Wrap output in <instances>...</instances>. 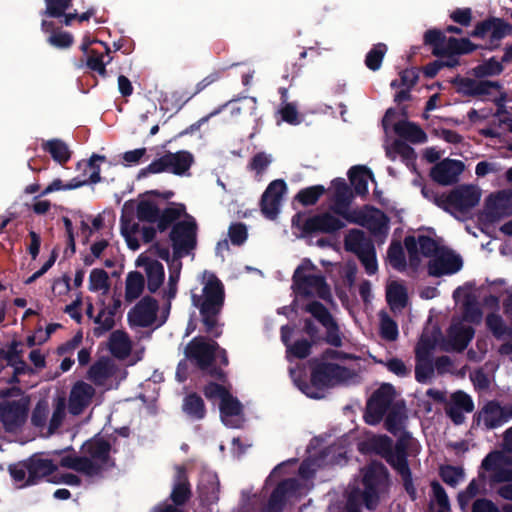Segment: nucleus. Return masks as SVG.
Masks as SVG:
<instances>
[{"label":"nucleus","instance_id":"nucleus-1","mask_svg":"<svg viewBox=\"0 0 512 512\" xmlns=\"http://www.w3.org/2000/svg\"><path fill=\"white\" fill-rule=\"evenodd\" d=\"M225 296L224 284L215 274L208 277L201 295H192V303L199 310L203 332L212 338H219L223 333L224 323L220 318Z\"/></svg>","mask_w":512,"mask_h":512},{"label":"nucleus","instance_id":"nucleus-2","mask_svg":"<svg viewBox=\"0 0 512 512\" xmlns=\"http://www.w3.org/2000/svg\"><path fill=\"white\" fill-rule=\"evenodd\" d=\"M310 383L302 377V371L291 368L290 375L298 389L311 399H321L324 391L342 383L351 377L350 369L335 363L319 361L313 358Z\"/></svg>","mask_w":512,"mask_h":512},{"label":"nucleus","instance_id":"nucleus-3","mask_svg":"<svg viewBox=\"0 0 512 512\" xmlns=\"http://www.w3.org/2000/svg\"><path fill=\"white\" fill-rule=\"evenodd\" d=\"M84 456L66 455L61 458L60 466L83 473L86 476H99L103 471L115 466L111 458V444L103 438H94L82 445Z\"/></svg>","mask_w":512,"mask_h":512},{"label":"nucleus","instance_id":"nucleus-4","mask_svg":"<svg viewBox=\"0 0 512 512\" xmlns=\"http://www.w3.org/2000/svg\"><path fill=\"white\" fill-rule=\"evenodd\" d=\"M362 484L364 505L369 510H375L380 501V494L389 486L388 469L383 463L372 461L363 469Z\"/></svg>","mask_w":512,"mask_h":512},{"label":"nucleus","instance_id":"nucleus-5","mask_svg":"<svg viewBox=\"0 0 512 512\" xmlns=\"http://www.w3.org/2000/svg\"><path fill=\"white\" fill-rule=\"evenodd\" d=\"M291 224L293 228L301 231V236H311L313 234L334 235L346 226L342 219L327 211L307 218L302 212H298L293 215Z\"/></svg>","mask_w":512,"mask_h":512},{"label":"nucleus","instance_id":"nucleus-6","mask_svg":"<svg viewBox=\"0 0 512 512\" xmlns=\"http://www.w3.org/2000/svg\"><path fill=\"white\" fill-rule=\"evenodd\" d=\"M315 268V265L310 259H304L293 273V287L301 296L311 297L313 295L312 290H315L316 295L320 299L327 302L331 301V289L327 284L325 277L321 274H305V271L313 270Z\"/></svg>","mask_w":512,"mask_h":512},{"label":"nucleus","instance_id":"nucleus-7","mask_svg":"<svg viewBox=\"0 0 512 512\" xmlns=\"http://www.w3.org/2000/svg\"><path fill=\"white\" fill-rule=\"evenodd\" d=\"M194 163L193 154L186 150L175 153L167 152L160 158L153 160L147 167L140 170L138 177L148 174L169 172L175 175H184Z\"/></svg>","mask_w":512,"mask_h":512},{"label":"nucleus","instance_id":"nucleus-8","mask_svg":"<svg viewBox=\"0 0 512 512\" xmlns=\"http://www.w3.org/2000/svg\"><path fill=\"white\" fill-rule=\"evenodd\" d=\"M186 217V220L176 222L169 234L173 247V259L180 260L197 245V223L192 216L186 215Z\"/></svg>","mask_w":512,"mask_h":512},{"label":"nucleus","instance_id":"nucleus-9","mask_svg":"<svg viewBox=\"0 0 512 512\" xmlns=\"http://www.w3.org/2000/svg\"><path fill=\"white\" fill-rule=\"evenodd\" d=\"M394 398V386L390 383L382 384L367 400L364 413L365 422L369 425L379 424L392 407Z\"/></svg>","mask_w":512,"mask_h":512},{"label":"nucleus","instance_id":"nucleus-10","mask_svg":"<svg viewBox=\"0 0 512 512\" xmlns=\"http://www.w3.org/2000/svg\"><path fill=\"white\" fill-rule=\"evenodd\" d=\"M219 344L203 336L194 337L185 347V357L201 371H206L216 359Z\"/></svg>","mask_w":512,"mask_h":512},{"label":"nucleus","instance_id":"nucleus-11","mask_svg":"<svg viewBox=\"0 0 512 512\" xmlns=\"http://www.w3.org/2000/svg\"><path fill=\"white\" fill-rule=\"evenodd\" d=\"M29 399L21 397L0 402V422L6 432H15L21 428L28 417Z\"/></svg>","mask_w":512,"mask_h":512},{"label":"nucleus","instance_id":"nucleus-12","mask_svg":"<svg viewBox=\"0 0 512 512\" xmlns=\"http://www.w3.org/2000/svg\"><path fill=\"white\" fill-rule=\"evenodd\" d=\"M511 418L512 405L501 406L497 400H491L474 414L471 427L475 429L483 422L487 430H492L504 425Z\"/></svg>","mask_w":512,"mask_h":512},{"label":"nucleus","instance_id":"nucleus-13","mask_svg":"<svg viewBox=\"0 0 512 512\" xmlns=\"http://www.w3.org/2000/svg\"><path fill=\"white\" fill-rule=\"evenodd\" d=\"M462 266V258L445 247L429 260L427 271L429 276L441 277L457 273Z\"/></svg>","mask_w":512,"mask_h":512},{"label":"nucleus","instance_id":"nucleus-14","mask_svg":"<svg viewBox=\"0 0 512 512\" xmlns=\"http://www.w3.org/2000/svg\"><path fill=\"white\" fill-rule=\"evenodd\" d=\"M159 309L158 301L152 296H144L127 315L130 326L146 328L151 326Z\"/></svg>","mask_w":512,"mask_h":512},{"label":"nucleus","instance_id":"nucleus-15","mask_svg":"<svg viewBox=\"0 0 512 512\" xmlns=\"http://www.w3.org/2000/svg\"><path fill=\"white\" fill-rule=\"evenodd\" d=\"M480 190L473 185H461L453 189L446 198V203L459 212H468L478 205Z\"/></svg>","mask_w":512,"mask_h":512},{"label":"nucleus","instance_id":"nucleus-16","mask_svg":"<svg viewBox=\"0 0 512 512\" xmlns=\"http://www.w3.org/2000/svg\"><path fill=\"white\" fill-rule=\"evenodd\" d=\"M423 41L425 45L431 46L432 54L438 58H445L442 60L443 68H455L460 65L457 55L451 54L444 47L446 42V35L443 31L433 28L428 29L424 33Z\"/></svg>","mask_w":512,"mask_h":512},{"label":"nucleus","instance_id":"nucleus-17","mask_svg":"<svg viewBox=\"0 0 512 512\" xmlns=\"http://www.w3.org/2000/svg\"><path fill=\"white\" fill-rule=\"evenodd\" d=\"M464 168L462 161L446 158L432 167L430 177L440 185H452L458 181Z\"/></svg>","mask_w":512,"mask_h":512},{"label":"nucleus","instance_id":"nucleus-18","mask_svg":"<svg viewBox=\"0 0 512 512\" xmlns=\"http://www.w3.org/2000/svg\"><path fill=\"white\" fill-rule=\"evenodd\" d=\"M95 395V389L91 384L84 381H77L69 395L68 409L74 415H80L90 405Z\"/></svg>","mask_w":512,"mask_h":512},{"label":"nucleus","instance_id":"nucleus-19","mask_svg":"<svg viewBox=\"0 0 512 512\" xmlns=\"http://www.w3.org/2000/svg\"><path fill=\"white\" fill-rule=\"evenodd\" d=\"M299 485L296 479L288 478L280 481L268 499V512H283L288 496L294 494Z\"/></svg>","mask_w":512,"mask_h":512},{"label":"nucleus","instance_id":"nucleus-20","mask_svg":"<svg viewBox=\"0 0 512 512\" xmlns=\"http://www.w3.org/2000/svg\"><path fill=\"white\" fill-rule=\"evenodd\" d=\"M26 460L29 468V476H27L26 485H36L58 469L53 460L42 458L38 454H33Z\"/></svg>","mask_w":512,"mask_h":512},{"label":"nucleus","instance_id":"nucleus-21","mask_svg":"<svg viewBox=\"0 0 512 512\" xmlns=\"http://www.w3.org/2000/svg\"><path fill=\"white\" fill-rule=\"evenodd\" d=\"M365 208L370 212L367 213L362 227L366 228L376 238H385L389 232V217L378 208L372 206H365Z\"/></svg>","mask_w":512,"mask_h":512},{"label":"nucleus","instance_id":"nucleus-22","mask_svg":"<svg viewBox=\"0 0 512 512\" xmlns=\"http://www.w3.org/2000/svg\"><path fill=\"white\" fill-rule=\"evenodd\" d=\"M122 306L119 297H113L112 304L102 308L98 315L93 318L94 323L98 326L94 328L93 333L96 337H100L104 333L112 330L115 326L114 317Z\"/></svg>","mask_w":512,"mask_h":512},{"label":"nucleus","instance_id":"nucleus-23","mask_svg":"<svg viewBox=\"0 0 512 512\" xmlns=\"http://www.w3.org/2000/svg\"><path fill=\"white\" fill-rule=\"evenodd\" d=\"M474 334L473 327L465 326L461 322L452 323L447 330L448 343L452 350L461 352L467 348Z\"/></svg>","mask_w":512,"mask_h":512},{"label":"nucleus","instance_id":"nucleus-24","mask_svg":"<svg viewBox=\"0 0 512 512\" xmlns=\"http://www.w3.org/2000/svg\"><path fill=\"white\" fill-rule=\"evenodd\" d=\"M374 243L363 230L353 228L348 231L344 238V249L356 256L373 249Z\"/></svg>","mask_w":512,"mask_h":512},{"label":"nucleus","instance_id":"nucleus-25","mask_svg":"<svg viewBox=\"0 0 512 512\" xmlns=\"http://www.w3.org/2000/svg\"><path fill=\"white\" fill-rule=\"evenodd\" d=\"M175 478L170 499L175 506H182L186 504L192 496L191 485L187 477L186 469L184 467H178Z\"/></svg>","mask_w":512,"mask_h":512},{"label":"nucleus","instance_id":"nucleus-26","mask_svg":"<svg viewBox=\"0 0 512 512\" xmlns=\"http://www.w3.org/2000/svg\"><path fill=\"white\" fill-rule=\"evenodd\" d=\"M394 132L402 139L420 144L427 141V135L424 130L416 123L408 120H400L394 124Z\"/></svg>","mask_w":512,"mask_h":512},{"label":"nucleus","instance_id":"nucleus-27","mask_svg":"<svg viewBox=\"0 0 512 512\" xmlns=\"http://www.w3.org/2000/svg\"><path fill=\"white\" fill-rule=\"evenodd\" d=\"M348 177L354 192L359 196L368 194V179L374 181L373 172L366 166H353L348 171Z\"/></svg>","mask_w":512,"mask_h":512},{"label":"nucleus","instance_id":"nucleus-28","mask_svg":"<svg viewBox=\"0 0 512 512\" xmlns=\"http://www.w3.org/2000/svg\"><path fill=\"white\" fill-rule=\"evenodd\" d=\"M44 152L49 153L52 159L60 165H65L71 158L69 146L59 138L44 140L41 143Z\"/></svg>","mask_w":512,"mask_h":512},{"label":"nucleus","instance_id":"nucleus-29","mask_svg":"<svg viewBox=\"0 0 512 512\" xmlns=\"http://www.w3.org/2000/svg\"><path fill=\"white\" fill-rule=\"evenodd\" d=\"M512 205V190H502L491 194L486 200L488 215L496 218L504 213Z\"/></svg>","mask_w":512,"mask_h":512},{"label":"nucleus","instance_id":"nucleus-30","mask_svg":"<svg viewBox=\"0 0 512 512\" xmlns=\"http://www.w3.org/2000/svg\"><path fill=\"white\" fill-rule=\"evenodd\" d=\"M411 436L408 432H403L397 439L394 447L392 446V464H389L394 470L409 467L408 463V442Z\"/></svg>","mask_w":512,"mask_h":512},{"label":"nucleus","instance_id":"nucleus-31","mask_svg":"<svg viewBox=\"0 0 512 512\" xmlns=\"http://www.w3.org/2000/svg\"><path fill=\"white\" fill-rule=\"evenodd\" d=\"M182 409L186 415L194 420L204 419L207 413L204 400L196 392L188 393L184 397Z\"/></svg>","mask_w":512,"mask_h":512},{"label":"nucleus","instance_id":"nucleus-32","mask_svg":"<svg viewBox=\"0 0 512 512\" xmlns=\"http://www.w3.org/2000/svg\"><path fill=\"white\" fill-rule=\"evenodd\" d=\"M173 207H167L163 211L159 210V218L157 219V230L165 232L169 227L173 226L175 222L186 213L184 204H174Z\"/></svg>","mask_w":512,"mask_h":512},{"label":"nucleus","instance_id":"nucleus-33","mask_svg":"<svg viewBox=\"0 0 512 512\" xmlns=\"http://www.w3.org/2000/svg\"><path fill=\"white\" fill-rule=\"evenodd\" d=\"M108 347L111 354L117 358H125L131 351V344L127 334L120 330L111 333Z\"/></svg>","mask_w":512,"mask_h":512},{"label":"nucleus","instance_id":"nucleus-34","mask_svg":"<svg viewBox=\"0 0 512 512\" xmlns=\"http://www.w3.org/2000/svg\"><path fill=\"white\" fill-rule=\"evenodd\" d=\"M145 287L144 276L139 271H131L126 277L125 299L131 303L141 296Z\"/></svg>","mask_w":512,"mask_h":512},{"label":"nucleus","instance_id":"nucleus-35","mask_svg":"<svg viewBox=\"0 0 512 512\" xmlns=\"http://www.w3.org/2000/svg\"><path fill=\"white\" fill-rule=\"evenodd\" d=\"M385 415V429L392 435L397 436L403 428V420L405 418L404 405L393 404Z\"/></svg>","mask_w":512,"mask_h":512},{"label":"nucleus","instance_id":"nucleus-36","mask_svg":"<svg viewBox=\"0 0 512 512\" xmlns=\"http://www.w3.org/2000/svg\"><path fill=\"white\" fill-rule=\"evenodd\" d=\"M147 289L150 293H156L164 282V266L157 260H151L146 265Z\"/></svg>","mask_w":512,"mask_h":512},{"label":"nucleus","instance_id":"nucleus-37","mask_svg":"<svg viewBox=\"0 0 512 512\" xmlns=\"http://www.w3.org/2000/svg\"><path fill=\"white\" fill-rule=\"evenodd\" d=\"M325 193L326 188L323 185H313L299 190L294 200L305 207L312 206L315 205Z\"/></svg>","mask_w":512,"mask_h":512},{"label":"nucleus","instance_id":"nucleus-38","mask_svg":"<svg viewBox=\"0 0 512 512\" xmlns=\"http://www.w3.org/2000/svg\"><path fill=\"white\" fill-rule=\"evenodd\" d=\"M444 47L451 54H455L458 57L460 55L470 54L476 51L479 46L474 44L468 38H455V37H446V42Z\"/></svg>","mask_w":512,"mask_h":512},{"label":"nucleus","instance_id":"nucleus-39","mask_svg":"<svg viewBox=\"0 0 512 512\" xmlns=\"http://www.w3.org/2000/svg\"><path fill=\"white\" fill-rule=\"evenodd\" d=\"M386 300L391 308H405L408 302L406 288L397 282L391 283L387 287Z\"/></svg>","mask_w":512,"mask_h":512},{"label":"nucleus","instance_id":"nucleus-40","mask_svg":"<svg viewBox=\"0 0 512 512\" xmlns=\"http://www.w3.org/2000/svg\"><path fill=\"white\" fill-rule=\"evenodd\" d=\"M45 9L40 11L42 17L59 19L73 5V0H44Z\"/></svg>","mask_w":512,"mask_h":512},{"label":"nucleus","instance_id":"nucleus-41","mask_svg":"<svg viewBox=\"0 0 512 512\" xmlns=\"http://www.w3.org/2000/svg\"><path fill=\"white\" fill-rule=\"evenodd\" d=\"M502 63V61H497L495 57H491L490 59L484 61L482 64L474 67L472 70L473 75L479 79L500 75L504 70Z\"/></svg>","mask_w":512,"mask_h":512},{"label":"nucleus","instance_id":"nucleus-42","mask_svg":"<svg viewBox=\"0 0 512 512\" xmlns=\"http://www.w3.org/2000/svg\"><path fill=\"white\" fill-rule=\"evenodd\" d=\"M387 257L390 265L394 269L398 271H404L406 269L407 261L401 242L396 240L391 242L388 247Z\"/></svg>","mask_w":512,"mask_h":512},{"label":"nucleus","instance_id":"nucleus-43","mask_svg":"<svg viewBox=\"0 0 512 512\" xmlns=\"http://www.w3.org/2000/svg\"><path fill=\"white\" fill-rule=\"evenodd\" d=\"M483 313L474 296L468 295L463 302V319L472 324L482 321Z\"/></svg>","mask_w":512,"mask_h":512},{"label":"nucleus","instance_id":"nucleus-44","mask_svg":"<svg viewBox=\"0 0 512 512\" xmlns=\"http://www.w3.org/2000/svg\"><path fill=\"white\" fill-rule=\"evenodd\" d=\"M120 228L122 236L136 234L140 230V225L133 222V205L129 202L123 205L120 217Z\"/></svg>","mask_w":512,"mask_h":512},{"label":"nucleus","instance_id":"nucleus-45","mask_svg":"<svg viewBox=\"0 0 512 512\" xmlns=\"http://www.w3.org/2000/svg\"><path fill=\"white\" fill-rule=\"evenodd\" d=\"M387 45L384 43L374 44L365 57V65L371 71H377L382 65V61L387 52Z\"/></svg>","mask_w":512,"mask_h":512},{"label":"nucleus","instance_id":"nucleus-46","mask_svg":"<svg viewBox=\"0 0 512 512\" xmlns=\"http://www.w3.org/2000/svg\"><path fill=\"white\" fill-rule=\"evenodd\" d=\"M136 216L139 221L156 223L159 218V208L149 200H142L137 204Z\"/></svg>","mask_w":512,"mask_h":512},{"label":"nucleus","instance_id":"nucleus-47","mask_svg":"<svg viewBox=\"0 0 512 512\" xmlns=\"http://www.w3.org/2000/svg\"><path fill=\"white\" fill-rule=\"evenodd\" d=\"M219 410L221 417L224 419L226 417L239 416L242 413L243 407L241 402L229 392L220 401Z\"/></svg>","mask_w":512,"mask_h":512},{"label":"nucleus","instance_id":"nucleus-48","mask_svg":"<svg viewBox=\"0 0 512 512\" xmlns=\"http://www.w3.org/2000/svg\"><path fill=\"white\" fill-rule=\"evenodd\" d=\"M439 476L444 483L455 488L464 478V469L453 465H444L440 467Z\"/></svg>","mask_w":512,"mask_h":512},{"label":"nucleus","instance_id":"nucleus-49","mask_svg":"<svg viewBox=\"0 0 512 512\" xmlns=\"http://www.w3.org/2000/svg\"><path fill=\"white\" fill-rule=\"evenodd\" d=\"M392 153L401 156L402 160L406 163L413 162L416 159V153L414 149L407 144L405 141L400 139H396L391 146V150L387 151V156L394 160L395 157L392 156Z\"/></svg>","mask_w":512,"mask_h":512},{"label":"nucleus","instance_id":"nucleus-50","mask_svg":"<svg viewBox=\"0 0 512 512\" xmlns=\"http://www.w3.org/2000/svg\"><path fill=\"white\" fill-rule=\"evenodd\" d=\"M305 311L312 314L321 325L327 326L334 318L324 304L319 301H312L305 306Z\"/></svg>","mask_w":512,"mask_h":512},{"label":"nucleus","instance_id":"nucleus-51","mask_svg":"<svg viewBox=\"0 0 512 512\" xmlns=\"http://www.w3.org/2000/svg\"><path fill=\"white\" fill-rule=\"evenodd\" d=\"M110 288L108 273L101 268H95L91 271L89 276V290L90 291H107Z\"/></svg>","mask_w":512,"mask_h":512},{"label":"nucleus","instance_id":"nucleus-52","mask_svg":"<svg viewBox=\"0 0 512 512\" xmlns=\"http://www.w3.org/2000/svg\"><path fill=\"white\" fill-rule=\"evenodd\" d=\"M373 451L392 464V439L386 435L373 439L371 443Z\"/></svg>","mask_w":512,"mask_h":512},{"label":"nucleus","instance_id":"nucleus-53","mask_svg":"<svg viewBox=\"0 0 512 512\" xmlns=\"http://www.w3.org/2000/svg\"><path fill=\"white\" fill-rule=\"evenodd\" d=\"M182 267V263L180 260L173 259L170 265V275L168 281V288L165 291V297L168 301L174 299L177 294V283L180 277V270Z\"/></svg>","mask_w":512,"mask_h":512},{"label":"nucleus","instance_id":"nucleus-54","mask_svg":"<svg viewBox=\"0 0 512 512\" xmlns=\"http://www.w3.org/2000/svg\"><path fill=\"white\" fill-rule=\"evenodd\" d=\"M8 472L15 483H19V487H28L26 485L27 476H29V468L27 460H22L8 466Z\"/></svg>","mask_w":512,"mask_h":512},{"label":"nucleus","instance_id":"nucleus-55","mask_svg":"<svg viewBox=\"0 0 512 512\" xmlns=\"http://www.w3.org/2000/svg\"><path fill=\"white\" fill-rule=\"evenodd\" d=\"M502 465H506V453L494 450L488 453L482 460L481 467L486 471L495 473Z\"/></svg>","mask_w":512,"mask_h":512},{"label":"nucleus","instance_id":"nucleus-56","mask_svg":"<svg viewBox=\"0 0 512 512\" xmlns=\"http://www.w3.org/2000/svg\"><path fill=\"white\" fill-rule=\"evenodd\" d=\"M417 362L415 365V379L419 383H425L434 374V366L430 359H422L417 354Z\"/></svg>","mask_w":512,"mask_h":512},{"label":"nucleus","instance_id":"nucleus-57","mask_svg":"<svg viewBox=\"0 0 512 512\" xmlns=\"http://www.w3.org/2000/svg\"><path fill=\"white\" fill-rule=\"evenodd\" d=\"M471 512H512V503L504 504L500 510L492 500L479 498L473 502Z\"/></svg>","mask_w":512,"mask_h":512},{"label":"nucleus","instance_id":"nucleus-58","mask_svg":"<svg viewBox=\"0 0 512 512\" xmlns=\"http://www.w3.org/2000/svg\"><path fill=\"white\" fill-rule=\"evenodd\" d=\"M380 335L387 341H395L398 338V325L389 315L384 314L380 319Z\"/></svg>","mask_w":512,"mask_h":512},{"label":"nucleus","instance_id":"nucleus-59","mask_svg":"<svg viewBox=\"0 0 512 512\" xmlns=\"http://www.w3.org/2000/svg\"><path fill=\"white\" fill-rule=\"evenodd\" d=\"M417 240V246L420 247V252L425 257H434L441 249L445 248L440 246L438 242L430 236L419 235Z\"/></svg>","mask_w":512,"mask_h":512},{"label":"nucleus","instance_id":"nucleus-60","mask_svg":"<svg viewBox=\"0 0 512 512\" xmlns=\"http://www.w3.org/2000/svg\"><path fill=\"white\" fill-rule=\"evenodd\" d=\"M494 22L491 29L490 43L499 42L504 37L512 34V25L504 19L492 17Z\"/></svg>","mask_w":512,"mask_h":512},{"label":"nucleus","instance_id":"nucleus-61","mask_svg":"<svg viewBox=\"0 0 512 512\" xmlns=\"http://www.w3.org/2000/svg\"><path fill=\"white\" fill-rule=\"evenodd\" d=\"M334 188L333 200H339L340 202L351 203L353 200V192L350 186L346 183L343 178H336L332 181Z\"/></svg>","mask_w":512,"mask_h":512},{"label":"nucleus","instance_id":"nucleus-62","mask_svg":"<svg viewBox=\"0 0 512 512\" xmlns=\"http://www.w3.org/2000/svg\"><path fill=\"white\" fill-rule=\"evenodd\" d=\"M47 42L55 48L67 49L73 45L74 38L71 33L58 30L49 35Z\"/></svg>","mask_w":512,"mask_h":512},{"label":"nucleus","instance_id":"nucleus-63","mask_svg":"<svg viewBox=\"0 0 512 512\" xmlns=\"http://www.w3.org/2000/svg\"><path fill=\"white\" fill-rule=\"evenodd\" d=\"M314 344V342L307 339H300L288 345L287 353L295 358L305 359L311 354V349Z\"/></svg>","mask_w":512,"mask_h":512},{"label":"nucleus","instance_id":"nucleus-64","mask_svg":"<svg viewBox=\"0 0 512 512\" xmlns=\"http://www.w3.org/2000/svg\"><path fill=\"white\" fill-rule=\"evenodd\" d=\"M228 235L233 245H242L248 237L246 225L242 222L232 223L229 226Z\"/></svg>","mask_w":512,"mask_h":512}]
</instances>
